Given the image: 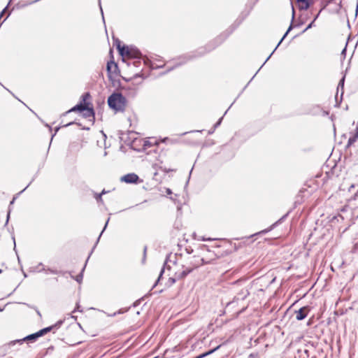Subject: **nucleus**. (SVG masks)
Wrapping results in <instances>:
<instances>
[{"label":"nucleus","instance_id":"nucleus-1","mask_svg":"<svg viewBox=\"0 0 358 358\" xmlns=\"http://www.w3.org/2000/svg\"><path fill=\"white\" fill-rule=\"evenodd\" d=\"M203 240L213 241L211 243V248L215 249L219 258L229 255L235 252L238 248L236 243L226 238L212 239L208 238H203Z\"/></svg>","mask_w":358,"mask_h":358},{"label":"nucleus","instance_id":"nucleus-2","mask_svg":"<svg viewBox=\"0 0 358 358\" xmlns=\"http://www.w3.org/2000/svg\"><path fill=\"white\" fill-rule=\"evenodd\" d=\"M205 264L201 255L198 251L196 254L191 255L187 257L185 264L182 266V270L178 271L175 273V279H172V282H174L176 280H181L185 278L189 273L193 271L194 269Z\"/></svg>","mask_w":358,"mask_h":358},{"label":"nucleus","instance_id":"nucleus-3","mask_svg":"<svg viewBox=\"0 0 358 358\" xmlns=\"http://www.w3.org/2000/svg\"><path fill=\"white\" fill-rule=\"evenodd\" d=\"M126 103L127 100L121 93H113L108 99L109 107L115 111H123Z\"/></svg>","mask_w":358,"mask_h":358},{"label":"nucleus","instance_id":"nucleus-4","mask_svg":"<svg viewBox=\"0 0 358 358\" xmlns=\"http://www.w3.org/2000/svg\"><path fill=\"white\" fill-rule=\"evenodd\" d=\"M90 103H80L68 110L66 113L78 112L82 114L83 117L87 118L90 121H93L94 120V112L93 108L90 107Z\"/></svg>","mask_w":358,"mask_h":358},{"label":"nucleus","instance_id":"nucleus-5","mask_svg":"<svg viewBox=\"0 0 358 358\" xmlns=\"http://www.w3.org/2000/svg\"><path fill=\"white\" fill-rule=\"evenodd\" d=\"M199 251L201 255V258L203 259L204 264H210L213 261L219 259L215 249L211 248V244L210 245H202L200 247Z\"/></svg>","mask_w":358,"mask_h":358},{"label":"nucleus","instance_id":"nucleus-6","mask_svg":"<svg viewBox=\"0 0 358 358\" xmlns=\"http://www.w3.org/2000/svg\"><path fill=\"white\" fill-rule=\"evenodd\" d=\"M56 327H57V325L50 326V327L44 328V329H41L40 331H37L35 334H32L31 335H29V336L24 337L22 339L17 340V341H12V342H10V344H15L16 342L22 343L23 341H34L36 338H39V337H41V336H43L45 334H46L47 333L50 332L52 329H53Z\"/></svg>","mask_w":358,"mask_h":358},{"label":"nucleus","instance_id":"nucleus-7","mask_svg":"<svg viewBox=\"0 0 358 358\" xmlns=\"http://www.w3.org/2000/svg\"><path fill=\"white\" fill-rule=\"evenodd\" d=\"M117 48L120 55L122 57L123 59L136 58L138 57L140 54L138 51L134 50L129 46H121L119 44Z\"/></svg>","mask_w":358,"mask_h":358},{"label":"nucleus","instance_id":"nucleus-8","mask_svg":"<svg viewBox=\"0 0 358 358\" xmlns=\"http://www.w3.org/2000/svg\"><path fill=\"white\" fill-rule=\"evenodd\" d=\"M107 72L110 79L117 76L118 73L117 64L113 61L108 62L107 64Z\"/></svg>","mask_w":358,"mask_h":358},{"label":"nucleus","instance_id":"nucleus-9","mask_svg":"<svg viewBox=\"0 0 358 358\" xmlns=\"http://www.w3.org/2000/svg\"><path fill=\"white\" fill-rule=\"evenodd\" d=\"M310 308L309 306H303L294 312L295 317L297 320H302L306 317Z\"/></svg>","mask_w":358,"mask_h":358},{"label":"nucleus","instance_id":"nucleus-10","mask_svg":"<svg viewBox=\"0 0 358 358\" xmlns=\"http://www.w3.org/2000/svg\"><path fill=\"white\" fill-rule=\"evenodd\" d=\"M139 178L136 173H128L122 177L121 181L126 183H136Z\"/></svg>","mask_w":358,"mask_h":358},{"label":"nucleus","instance_id":"nucleus-11","mask_svg":"<svg viewBox=\"0 0 358 358\" xmlns=\"http://www.w3.org/2000/svg\"><path fill=\"white\" fill-rule=\"evenodd\" d=\"M310 0H297L298 7L300 10H307L310 6Z\"/></svg>","mask_w":358,"mask_h":358},{"label":"nucleus","instance_id":"nucleus-12","mask_svg":"<svg viewBox=\"0 0 358 358\" xmlns=\"http://www.w3.org/2000/svg\"><path fill=\"white\" fill-rule=\"evenodd\" d=\"M155 144H157V142L152 143L151 141H150L148 139L142 140V147H143V150H145L146 149L151 148Z\"/></svg>","mask_w":358,"mask_h":358},{"label":"nucleus","instance_id":"nucleus-13","mask_svg":"<svg viewBox=\"0 0 358 358\" xmlns=\"http://www.w3.org/2000/svg\"><path fill=\"white\" fill-rule=\"evenodd\" d=\"M90 98V93L87 92L85 94H84L83 96H82V99H83V102L82 103H87V100L88 99Z\"/></svg>","mask_w":358,"mask_h":358},{"label":"nucleus","instance_id":"nucleus-14","mask_svg":"<svg viewBox=\"0 0 358 358\" xmlns=\"http://www.w3.org/2000/svg\"><path fill=\"white\" fill-rule=\"evenodd\" d=\"M316 18H317V17L311 22V23L307 27L306 29H309V28H310L313 26V24H314Z\"/></svg>","mask_w":358,"mask_h":358},{"label":"nucleus","instance_id":"nucleus-15","mask_svg":"<svg viewBox=\"0 0 358 358\" xmlns=\"http://www.w3.org/2000/svg\"><path fill=\"white\" fill-rule=\"evenodd\" d=\"M248 294H249V292H248V290L247 289H245V296H244V297H245V296H248Z\"/></svg>","mask_w":358,"mask_h":358},{"label":"nucleus","instance_id":"nucleus-16","mask_svg":"<svg viewBox=\"0 0 358 358\" xmlns=\"http://www.w3.org/2000/svg\"><path fill=\"white\" fill-rule=\"evenodd\" d=\"M154 358H157V357H154Z\"/></svg>","mask_w":358,"mask_h":358}]
</instances>
